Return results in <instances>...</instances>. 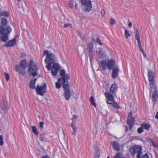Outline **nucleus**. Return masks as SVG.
I'll return each mask as SVG.
<instances>
[{"instance_id":"1","label":"nucleus","mask_w":158,"mask_h":158,"mask_svg":"<svg viewBox=\"0 0 158 158\" xmlns=\"http://www.w3.org/2000/svg\"><path fill=\"white\" fill-rule=\"evenodd\" d=\"M45 62L48 64L46 68L48 71L51 70V73L54 76H56L58 74L60 69L59 64L56 63V57L55 55L53 53H49L46 55Z\"/></svg>"},{"instance_id":"2","label":"nucleus","mask_w":158,"mask_h":158,"mask_svg":"<svg viewBox=\"0 0 158 158\" xmlns=\"http://www.w3.org/2000/svg\"><path fill=\"white\" fill-rule=\"evenodd\" d=\"M12 29L9 26L6 27L0 26V42L2 41L4 42H6L9 40L8 35L11 31Z\"/></svg>"},{"instance_id":"3","label":"nucleus","mask_w":158,"mask_h":158,"mask_svg":"<svg viewBox=\"0 0 158 158\" xmlns=\"http://www.w3.org/2000/svg\"><path fill=\"white\" fill-rule=\"evenodd\" d=\"M149 81V85L150 89V96H151V93L154 90L153 95L152 96V100L154 102H155L157 100L158 97L157 88V86L155 80L150 81Z\"/></svg>"},{"instance_id":"4","label":"nucleus","mask_w":158,"mask_h":158,"mask_svg":"<svg viewBox=\"0 0 158 158\" xmlns=\"http://www.w3.org/2000/svg\"><path fill=\"white\" fill-rule=\"evenodd\" d=\"M142 146L139 145H135L131 147L130 148V152L133 156L137 153V158H141V155L142 154Z\"/></svg>"},{"instance_id":"5","label":"nucleus","mask_w":158,"mask_h":158,"mask_svg":"<svg viewBox=\"0 0 158 158\" xmlns=\"http://www.w3.org/2000/svg\"><path fill=\"white\" fill-rule=\"evenodd\" d=\"M60 74L61 77L58 79V81L61 82L62 84L68 83L70 78V75L67 74H65V71L64 69L60 71Z\"/></svg>"},{"instance_id":"6","label":"nucleus","mask_w":158,"mask_h":158,"mask_svg":"<svg viewBox=\"0 0 158 158\" xmlns=\"http://www.w3.org/2000/svg\"><path fill=\"white\" fill-rule=\"evenodd\" d=\"M64 90V96L66 100H69L71 95L74 93L73 90H71L69 89V83H67L62 84Z\"/></svg>"},{"instance_id":"7","label":"nucleus","mask_w":158,"mask_h":158,"mask_svg":"<svg viewBox=\"0 0 158 158\" xmlns=\"http://www.w3.org/2000/svg\"><path fill=\"white\" fill-rule=\"evenodd\" d=\"M47 90V85L46 83H42L41 85H37L36 88V93L38 95L43 96Z\"/></svg>"},{"instance_id":"8","label":"nucleus","mask_w":158,"mask_h":158,"mask_svg":"<svg viewBox=\"0 0 158 158\" xmlns=\"http://www.w3.org/2000/svg\"><path fill=\"white\" fill-rule=\"evenodd\" d=\"M107 67L109 70H111L114 67L115 61L114 59H110L107 61Z\"/></svg>"},{"instance_id":"9","label":"nucleus","mask_w":158,"mask_h":158,"mask_svg":"<svg viewBox=\"0 0 158 158\" xmlns=\"http://www.w3.org/2000/svg\"><path fill=\"white\" fill-rule=\"evenodd\" d=\"M16 43V37H15L13 40H9L7 43L3 46H6L7 47H13L15 46Z\"/></svg>"},{"instance_id":"10","label":"nucleus","mask_w":158,"mask_h":158,"mask_svg":"<svg viewBox=\"0 0 158 158\" xmlns=\"http://www.w3.org/2000/svg\"><path fill=\"white\" fill-rule=\"evenodd\" d=\"M119 69L118 67H114L112 69L111 77L113 79L116 78L118 75Z\"/></svg>"},{"instance_id":"11","label":"nucleus","mask_w":158,"mask_h":158,"mask_svg":"<svg viewBox=\"0 0 158 158\" xmlns=\"http://www.w3.org/2000/svg\"><path fill=\"white\" fill-rule=\"evenodd\" d=\"M155 73L150 69L148 71V76L149 81L155 80Z\"/></svg>"},{"instance_id":"12","label":"nucleus","mask_w":158,"mask_h":158,"mask_svg":"<svg viewBox=\"0 0 158 158\" xmlns=\"http://www.w3.org/2000/svg\"><path fill=\"white\" fill-rule=\"evenodd\" d=\"M107 62L106 60H102L99 64L100 68L103 70L105 71L106 69Z\"/></svg>"},{"instance_id":"13","label":"nucleus","mask_w":158,"mask_h":158,"mask_svg":"<svg viewBox=\"0 0 158 158\" xmlns=\"http://www.w3.org/2000/svg\"><path fill=\"white\" fill-rule=\"evenodd\" d=\"M31 69L30 70H29L28 69V72L31 73L33 77L37 76V71L38 70V68H33V67H31Z\"/></svg>"},{"instance_id":"14","label":"nucleus","mask_w":158,"mask_h":158,"mask_svg":"<svg viewBox=\"0 0 158 158\" xmlns=\"http://www.w3.org/2000/svg\"><path fill=\"white\" fill-rule=\"evenodd\" d=\"M111 145L114 149L117 151H119L120 145L116 141H114L112 142Z\"/></svg>"},{"instance_id":"15","label":"nucleus","mask_w":158,"mask_h":158,"mask_svg":"<svg viewBox=\"0 0 158 158\" xmlns=\"http://www.w3.org/2000/svg\"><path fill=\"white\" fill-rule=\"evenodd\" d=\"M135 118L133 117L132 112L130 111L128 114L127 120V123H134Z\"/></svg>"},{"instance_id":"16","label":"nucleus","mask_w":158,"mask_h":158,"mask_svg":"<svg viewBox=\"0 0 158 158\" xmlns=\"http://www.w3.org/2000/svg\"><path fill=\"white\" fill-rule=\"evenodd\" d=\"M104 95L108 100L112 102L114 100V98L113 95L111 94L108 92H106Z\"/></svg>"},{"instance_id":"17","label":"nucleus","mask_w":158,"mask_h":158,"mask_svg":"<svg viewBox=\"0 0 158 158\" xmlns=\"http://www.w3.org/2000/svg\"><path fill=\"white\" fill-rule=\"evenodd\" d=\"M27 61L24 59L22 60L20 62L19 65L22 69H25L27 67Z\"/></svg>"},{"instance_id":"18","label":"nucleus","mask_w":158,"mask_h":158,"mask_svg":"<svg viewBox=\"0 0 158 158\" xmlns=\"http://www.w3.org/2000/svg\"><path fill=\"white\" fill-rule=\"evenodd\" d=\"M8 23V21L7 19L5 17L2 18L1 19V24L2 25L1 26H6L7 25Z\"/></svg>"},{"instance_id":"19","label":"nucleus","mask_w":158,"mask_h":158,"mask_svg":"<svg viewBox=\"0 0 158 158\" xmlns=\"http://www.w3.org/2000/svg\"><path fill=\"white\" fill-rule=\"evenodd\" d=\"M9 16L10 14L8 11H0V17L1 16H4L6 17H8Z\"/></svg>"},{"instance_id":"20","label":"nucleus","mask_w":158,"mask_h":158,"mask_svg":"<svg viewBox=\"0 0 158 158\" xmlns=\"http://www.w3.org/2000/svg\"><path fill=\"white\" fill-rule=\"evenodd\" d=\"M99 52H98L99 57L100 58H103L105 56V52H103L102 48H99Z\"/></svg>"},{"instance_id":"21","label":"nucleus","mask_w":158,"mask_h":158,"mask_svg":"<svg viewBox=\"0 0 158 158\" xmlns=\"http://www.w3.org/2000/svg\"><path fill=\"white\" fill-rule=\"evenodd\" d=\"M81 4L84 6H88L89 5L91 4L90 0H81Z\"/></svg>"},{"instance_id":"22","label":"nucleus","mask_w":158,"mask_h":158,"mask_svg":"<svg viewBox=\"0 0 158 158\" xmlns=\"http://www.w3.org/2000/svg\"><path fill=\"white\" fill-rule=\"evenodd\" d=\"M71 126L72 127L73 130V131L72 132V134L75 136L76 135V133L77 132V128L76 125H74L73 122L71 124Z\"/></svg>"},{"instance_id":"23","label":"nucleus","mask_w":158,"mask_h":158,"mask_svg":"<svg viewBox=\"0 0 158 158\" xmlns=\"http://www.w3.org/2000/svg\"><path fill=\"white\" fill-rule=\"evenodd\" d=\"M135 39L137 40L138 42L140 41V38L139 36V31L138 29H135Z\"/></svg>"},{"instance_id":"24","label":"nucleus","mask_w":158,"mask_h":158,"mask_svg":"<svg viewBox=\"0 0 158 158\" xmlns=\"http://www.w3.org/2000/svg\"><path fill=\"white\" fill-rule=\"evenodd\" d=\"M111 105H112L114 107L116 108L119 109L121 108V107L119 104L114 100L113 101Z\"/></svg>"},{"instance_id":"25","label":"nucleus","mask_w":158,"mask_h":158,"mask_svg":"<svg viewBox=\"0 0 158 158\" xmlns=\"http://www.w3.org/2000/svg\"><path fill=\"white\" fill-rule=\"evenodd\" d=\"M117 85L115 84H113L111 86L110 89V92L113 94L115 91Z\"/></svg>"},{"instance_id":"26","label":"nucleus","mask_w":158,"mask_h":158,"mask_svg":"<svg viewBox=\"0 0 158 158\" xmlns=\"http://www.w3.org/2000/svg\"><path fill=\"white\" fill-rule=\"evenodd\" d=\"M89 101L90 102L91 104L94 106L95 107H96L97 106V104L95 102V101L94 97L91 96L89 99Z\"/></svg>"},{"instance_id":"27","label":"nucleus","mask_w":158,"mask_h":158,"mask_svg":"<svg viewBox=\"0 0 158 158\" xmlns=\"http://www.w3.org/2000/svg\"><path fill=\"white\" fill-rule=\"evenodd\" d=\"M87 50H94V46L92 42H89L88 45Z\"/></svg>"},{"instance_id":"28","label":"nucleus","mask_w":158,"mask_h":158,"mask_svg":"<svg viewBox=\"0 0 158 158\" xmlns=\"http://www.w3.org/2000/svg\"><path fill=\"white\" fill-rule=\"evenodd\" d=\"M32 131L33 132L35 135H37L39 134V133L36 127L35 126H32L31 127Z\"/></svg>"},{"instance_id":"29","label":"nucleus","mask_w":158,"mask_h":158,"mask_svg":"<svg viewBox=\"0 0 158 158\" xmlns=\"http://www.w3.org/2000/svg\"><path fill=\"white\" fill-rule=\"evenodd\" d=\"M142 126L143 129H144L146 130H148L150 127V126L147 123H143L141 125Z\"/></svg>"},{"instance_id":"30","label":"nucleus","mask_w":158,"mask_h":158,"mask_svg":"<svg viewBox=\"0 0 158 158\" xmlns=\"http://www.w3.org/2000/svg\"><path fill=\"white\" fill-rule=\"evenodd\" d=\"M35 83L31 81L29 83V87L30 88L32 89H36L35 86Z\"/></svg>"},{"instance_id":"31","label":"nucleus","mask_w":158,"mask_h":158,"mask_svg":"<svg viewBox=\"0 0 158 158\" xmlns=\"http://www.w3.org/2000/svg\"><path fill=\"white\" fill-rule=\"evenodd\" d=\"M86 7H85L84 10L85 12H89L92 9V5L91 4L89 5L88 6H86Z\"/></svg>"},{"instance_id":"32","label":"nucleus","mask_w":158,"mask_h":158,"mask_svg":"<svg viewBox=\"0 0 158 158\" xmlns=\"http://www.w3.org/2000/svg\"><path fill=\"white\" fill-rule=\"evenodd\" d=\"M88 51L89 57L90 60V61L91 62L93 57V50H88Z\"/></svg>"},{"instance_id":"33","label":"nucleus","mask_w":158,"mask_h":158,"mask_svg":"<svg viewBox=\"0 0 158 158\" xmlns=\"http://www.w3.org/2000/svg\"><path fill=\"white\" fill-rule=\"evenodd\" d=\"M94 152L95 154V155L96 156V157L97 158L99 157L100 155V152L98 150V148H96L94 150Z\"/></svg>"},{"instance_id":"34","label":"nucleus","mask_w":158,"mask_h":158,"mask_svg":"<svg viewBox=\"0 0 158 158\" xmlns=\"http://www.w3.org/2000/svg\"><path fill=\"white\" fill-rule=\"evenodd\" d=\"M33 60H31L30 61L29 64H28L29 70H30L31 69V67H32V65L33 64Z\"/></svg>"},{"instance_id":"35","label":"nucleus","mask_w":158,"mask_h":158,"mask_svg":"<svg viewBox=\"0 0 158 158\" xmlns=\"http://www.w3.org/2000/svg\"><path fill=\"white\" fill-rule=\"evenodd\" d=\"M39 136V138L41 141L43 142H45V141L46 138L44 134H41Z\"/></svg>"},{"instance_id":"36","label":"nucleus","mask_w":158,"mask_h":158,"mask_svg":"<svg viewBox=\"0 0 158 158\" xmlns=\"http://www.w3.org/2000/svg\"><path fill=\"white\" fill-rule=\"evenodd\" d=\"M61 84H62L61 82H59L58 81V82H56V88L57 89H60L61 86Z\"/></svg>"},{"instance_id":"37","label":"nucleus","mask_w":158,"mask_h":158,"mask_svg":"<svg viewBox=\"0 0 158 158\" xmlns=\"http://www.w3.org/2000/svg\"><path fill=\"white\" fill-rule=\"evenodd\" d=\"M4 74L5 77V78L6 80L8 81L10 79V76L9 73H4Z\"/></svg>"},{"instance_id":"38","label":"nucleus","mask_w":158,"mask_h":158,"mask_svg":"<svg viewBox=\"0 0 158 158\" xmlns=\"http://www.w3.org/2000/svg\"><path fill=\"white\" fill-rule=\"evenodd\" d=\"M125 37L127 39H128V37H130L131 36V34L126 29L125 30Z\"/></svg>"},{"instance_id":"39","label":"nucleus","mask_w":158,"mask_h":158,"mask_svg":"<svg viewBox=\"0 0 158 158\" xmlns=\"http://www.w3.org/2000/svg\"><path fill=\"white\" fill-rule=\"evenodd\" d=\"M143 131V127L142 126L141 127H139L137 129V132L138 133L140 134Z\"/></svg>"},{"instance_id":"40","label":"nucleus","mask_w":158,"mask_h":158,"mask_svg":"<svg viewBox=\"0 0 158 158\" xmlns=\"http://www.w3.org/2000/svg\"><path fill=\"white\" fill-rule=\"evenodd\" d=\"M4 144L3 138L2 135H0V145L2 146Z\"/></svg>"},{"instance_id":"41","label":"nucleus","mask_w":158,"mask_h":158,"mask_svg":"<svg viewBox=\"0 0 158 158\" xmlns=\"http://www.w3.org/2000/svg\"><path fill=\"white\" fill-rule=\"evenodd\" d=\"M121 156V153L120 152H118L115 154L114 158H120Z\"/></svg>"},{"instance_id":"42","label":"nucleus","mask_w":158,"mask_h":158,"mask_svg":"<svg viewBox=\"0 0 158 158\" xmlns=\"http://www.w3.org/2000/svg\"><path fill=\"white\" fill-rule=\"evenodd\" d=\"M19 73L21 75L24 76L26 74L25 71V69L21 70L19 71Z\"/></svg>"},{"instance_id":"43","label":"nucleus","mask_w":158,"mask_h":158,"mask_svg":"<svg viewBox=\"0 0 158 158\" xmlns=\"http://www.w3.org/2000/svg\"><path fill=\"white\" fill-rule=\"evenodd\" d=\"M96 42V43L99 44L100 45H102V44L100 39L98 38H97Z\"/></svg>"},{"instance_id":"44","label":"nucleus","mask_w":158,"mask_h":158,"mask_svg":"<svg viewBox=\"0 0 158 158\" xmlns=\"http://www.w3.org/2000/svg\"><path fill=\"white\" fill-rule=\"evenodd\" d=\"M110 24L111 25H114L116 23V21L115 20L113 19V18H110Z\"/></svg>"},{"instance_id":"45","label":"nucleus","mask_w":158,"mask_h":158,"mask_svg":"<svg viewBox=\"0 0 158 158\" xmlns=\"http://www.w3.org/2000/svg\"><path fill=\"white\" fill-rule=\"evenodd\" d=\"M64 27L65 28H66L67 27H70V28H71L72 26L71 24L70 23L65 24L64 25Z\"/></svg>"},{"instance_id":"46","label":"nucleus","mask_w":158,"mask_h":158,"mask_svg":"<svg viewBox=\"0 0 158 158\" xmlns=\"http://www.w3.org/2000/svg\"><path fill=\"white\" fill-rule=\"evenodd\" d=\"M127 124L129 125V129L131 130V129L134 123H127Z\"/></svg>"},{"instance_id":"47","label":"nucleus","mask_w":158,"mask_h":158,"mask_svg":"<svg viewBox=\"0 0 158 158\" xmlns=\"http://www.w3.org/2000/svg\"><path fill=\"white\" fill-rule=\"evenodd\" d=\"M15 70L16 72H18L19 70V66L17 65H16L15 67Z\"/></svg>"},{"instance_id":"48","label":"nucleus","mask_w":158,"mask_h":158,"mask_svg":"<svg viewBox=\"0 0 158 158\" xmlns=\"http://www.w3.org/2000/svg\"><path fill=\"white\" fill-rule=\"evenodd\" d=\"M128 26L129 27L131 28L132 26V23L131 22L129 21V20L128 21Z\"/></svg>"},{"instance_id":"49","label":"nucleus","mask_w":158,"mask_h":158,"mask_svg":"<svg viewBox=\"0 0 158 158\" xmlns=\"http://www.w3.org/2000/svg\"><path fill=\"white\" fill-rule=\"evenodd\" d=\"M142 157V158H149V156L147 153L143 155Z\"/></svg>"},{"instance_id":"50","label":"nucleus","mask_w":158,"mask_h":158,"mask_svg":"<svg viewBox=\"0 0 158 158\" xmlns=\"http://www.w3.org/2000/svg\"><path fill=\"white\" fill-rule=\"evenodd\" d=\"M44 123L43 122H41L40 123V127L42 129L44 127Z\"/></svg>"},{"instance_id":"51","label":"nucleus","mask_w":158,"mask_h":158,"mask_svg":"<svg viewBox=\"0 0 158 158\" xmlns=\"http://www.w3.org/2000/svg\"><path fill=\"white\" fill-rule=\"evenodd\" d=\"M101 13L102 16L103 17L105 14L106 12L104 10H102L101 11Z\"/></svg>"},{"instance_id":"52","label":"nucleus","mask_w":158,"mask_h":158,"mask_svg":"<svg viewBox=\"0 0 158 158\" xmlns=\"http://www.w3.org/2000/svg\"><path fill=\"white\" fill-rule=\"evenodd\" d=\"M77 118V116L76 115H73V117L72 118V120H73L74 119H75Z\"/></svg>"},{"instance_id":"53","label":"nucleus","mask_w":158,"mask_h":158,"mask_svg":"<svg viewBox=\"0 0 158 158\" xmlns=\"http://www.w3.org/2000/svg\"><path fill=\"white\" fill-rule=\"evenodd\" d=\"M48 52H49V51L48 50H44V55H45L46 54L47 55L48 54H49V53H48Z\"/></svg>"},{"instance_id":"54","label":"nucleus","mask_w":158,"mask_h":158,"mask_svg":"<svg viewBox=\"0 0 158 158\" xmlns=\"http://www.w3.org/2000/svg\"><path fill=\"white\" fill-rule=\"evenodd\" d=\"M138 42V46L139 48L141 47V41Z\"/></svg>"},{"instance_id":"55","label":"nucleus","mask_w":158,"mask_h":158,"mask_svg":"<svg viewBox=\"0 0 158 158\" xmlns=\"http://www.w3.org/2000/svg\"><path fill=\"white\" fill-rule=\"evenodd\" d=\"M92 41L95 43L96 41V40L94 37H92Z\"/></svg>"},{"instance_id":"56","label":"nucleus","mask_w":158,"mask_h":158,"mask_svg":"<svg viewBox=\"0 0 158 158\" xmlns=\"http://www.w3.org/2000/svg\"><path fill=\"white\" fill-rule=\"evenodd\" d=\"M37 80V78H34L33 80H31L32 82H34V83H35L36 81Z\"/></svg>"},{"instance_id":"57","label":"nucleus","mask_w":158,"mask_h":158,"mask_svg":"<svg viewBox=\"0 0 158 158\" xmlns=\"http://www.w3.org/2000/svg\"><path fill=\"white\" fill-rule=\"evenodd\" d=\"M42 158H49L47 155L43 156Z\"/></svg>"},{"instance_id":"58","label":"nucleus","mask_w":158,"mask_h":158,"mask_svg":"<svg viewBox=\"0 0 158 158\" xmlns=\"http://www.w3.org/2000/svg\"><path fill=\"white\" fill-rule=\"evenodd\" d=\"M155 118L156 119H158V112H157L156 115L155 116Z\"/></svg>"},{"instance_id":"59","label":"nucleus","mask_w":158,"mask_h":158,"mask_svg":"<svg viewBox=\"0 0 158 158\" xmlns=\"http://www.w3.org/2000/svg\"><path fill=\"white\" fill-rule=\"evenodd\" d=\"M139 48L140 50L142 52V53L143 52H144V51L143 50L142 48V47Z\"/></svg>"},{"instance_id":"60","label":"nucleus","mask_w":158,"mask_h":158,"mask_svg":"<svg viewBox=\"0 0 158 158\" xmlns=\"http://www.w3.org/2000/svg\"><path fill=\"white\" fill-rule=\"evenodd\" d=\"M142 54H143L144 57H146V54L144 52L142 53Z\"/></svg>"},{"instance_id":"61","label":"nucleus","mask_w":158,"mask_h":158,"mask_svg":"<svg viewBox=\"0 0 158 158\" xmlns=\"http://www.w3.org/2000/svg\"><path fill=\"white\" fill-rule=\"evenodd\" d=\"M108 101L109 100H108V101H106V103L108 104H109L111 105L112 103H110V102H109Z\"/></svg>"},{"instance_id":"62","label":"nucleus","mask_w":158,"mask_h":158,"mask_svg":"<svg viewBox=\"0 0 158 158\" xmlns=\"http://www.w3.org/2000/svg\"><path fill=\"white\" fill-rule=\"evenodd\" d=\"M128 130V128L127 126H126L125 127V131L127 132Z\"/></svg>"},{"instance_id":"63","label":"nucleus","mask_w":158,"mask_h":158,"mask_svg":"<svg viewBox=\"0 0 158 158\" xmlns=\"http://www.w3.org/2000/svg\"><path fill=\"white\" fill-rule=\"evenodd\" d=\"M36 64L35 63L32 66L33 68H35L34 67H36Z\"/></svg>"},{"instance_id":"64","label":"nucleus","mask_w":158,"mask_h":158,"mask_svg":"<svg viewBox=\"0 0 158 158\" xmlns=\"http://www.w3.org/2000/svg\"><path fill=\"white\" fill-rule=\"evenodd\" d=\"M17 1L19 2H21L23 0H17Z\"/></svg>"}]
</instances>
